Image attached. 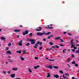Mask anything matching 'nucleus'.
Returning a JSON list of instances; mask_svg holds the SVG:
<instances>
[{"label": "nucleus", "instance_id": "obj_56", "mask_svg": "<svg viewBox=\"0 0 79 79\" xmlns=\"http://www.w3.org/2000/svg\"><path fill=\"white\" fill-rule=\"evenodd\" d=\"M6 50H8V48L6 47Z\"/></svg>", "mask_w": 79, "mask_h": 79}, {"label": "nucleus", "instance_id": "obj_52", "mask_svg": "<svg viewBox=\"0 0 79 79\" xmlns=\"http://www.w3.org/2000/svg\"><path fill=\"white\" fill-rule=\"evenodd\" d=\"M49 36H50V38H51V37H53L54 36H53V35H51Z\"/></svg>", "mask_w": 79, "mask_h": 79}, {"label": "nucleus", "instance_id": "obj_38", "mask_svg": "<svg viewBox=\"0 0 79 79\" xmlns=\"http://www.w3.org/2000/svg\"><path fill=\"white\" fill-rule=\"evenodd\" d=\"M56 47L57 48H60V47L57 46V45H56Z\"/></svg>", "mask_w": 79, "mask_h": 79}, {"label": "nucleus", "instance_id": "obj_21", "mask_svg": "<svg viewBox=\"0 0 79 79\" xmlns=\"http://www.w3.org/2000/svg\"><path fill=\"white\" fill-rule=\"evenodd\" d=\"M59 39H60V37H57L55 38V40H58Z\"/></svg>", "mask_w": 79, "mask_h": 79}, {"label": "nucleus", "instance_id": "obj_62", "mask_svg": "<svg viewBox=\"0 0 79 79\" xmlns=\"http://www.w3.org/2000/svg\"><path fill=\"white\" fill-rule=\"evenodd\" d=\"M64 34H66V32H64Z\"/></svg>", "mask_w": 79, "mask_h": 79}, {"label": "nucleus", "instance_id": "obj_31", "mask_svg": "<svg viewBox=\"0 0 79 79\" xmlns=\"http://www.w3.org/2000/svg\"><path fill=\"white\" fill-rule=\"evenodd\" d=\"M30 41L31 42H34V41H35V40H33V39H31L30 40Z\"/></svg>", "mask_w": 79, "mask_h": 79}, {"label": "nucleus", "instance_id": "obj_36", "mask_svg": "<svg viewBox=\"0 0 79 79\" xmlns=\"http://www.w3.org/2000/svg\"><path fill=\"white\" fill-rule=\"evenodd\" d=\"M27 41H31V40L29 38H28L26 40Z\"/></svg>", "mask_w": 79, "mask_h": 79}, {"label": "nucleus", "instance_id": "obj_30", "mask_svg": "<svg viewBox=\"0 0 79 79\" xmlns=\"http://www.w3.org/2000/svg\"><path fill=\"white\" fill-rule=\"evenodd\" d=\"M74 65L75 66H76L77 67H78L79 66L78 64H77L76 63Z\"/></svg>", "mask_w": 79, "mask_h": 79}, {"label": "nucleus", "instance_id": "obj_15", "mask_svg": "<svg viewBox=\"0 0 79 79\" xmlns=\"http://www.w3.org/2000/svg\"><path fill=\"white\" fill-rule=\"evenodd\" d=\"M12 70L14 71H17L18 70V68H12Z\"/></svg>", "mask_w": 79, "mask_h": 79}, {"label": "nucleus", "instance_id": "obj_60", "mask_svg": "<svg viewBox=\"0 0 79 79\" xmlns=\"http://www.w3.org/2000/svg\"><path fill=\"white\" fill-rule=\"evenodd\" d=\"M72 79H74L75 78L74 77H72Z\"/></svg>", "mask_w": 79, "mask_h": 79}, {"label": "nucleus", "instance_id": "obj_37", "mask_svg": "<svg viewBox=\"0 0 79 79\" xmlns=\"http://www.w3.org/2000/svg\"><path fill=\"white\" fill-rule=\"evenodd\" d=\"M1 39H2V40H5V38L3 37H2L1 38Z\"/></svg>", "mask_w": 79, "mask_h": 79}, {"label": "nucleus", "instance_id": "obj_17", "mask_svg": "<svg viewBox=\"0 0 79 79\" xmlns=\"http://www.w3.org/2000/svg\"><path fill=\"white\" fill-rule=\"evenodd\" d=\"M50 77V74L49 73H48V75L47 76V77Z\"/></svg>", "mask_w": 79, "mask_h": 79}, {"label": "nucleus", "instance_id": "obj_9", "mask_svg": "<svg viewBox=\"0 0 79 79\" xmlns=\"http://www.w3.org/2000/svg\"><path fill=\"white\" fill-rule=\"evenodd\" d=\"M40 42V41H38L37 42V43L35 44V46H36V47H38L39 46V45H38V44H39Z\"/></svg>", "mask_w": 79, "mask_h": 79}, {"label": "nucleus", "instance_id": "obj_49", "mask_svg": "<svg viewBox=\"0 0 79 79\" xmlns=\"http://www.w3.org/2000/svg\"><path fill=\"white\" fill-rule=\"evenodd\" d=\"M8 74H10V73H11V71H9L7 72Z\"/></svg>", "mask_w": 79, "mask_h": 79}, {"label": "nucleus", "instance_id": "obj_55", "mask_svg": "<svg viewBox=\"0 0 79 79\" xmlns=\"http://www.w3.org/2000/svg\"><path fill=\"white\" fill-rule=\"evenodd\" d=\"M72 56L73 57V58H74V54H72Z\"/></svg>", "mask_w": 79, "mask_h": 79}, {"label": "nucleus", "instance_id": "obj_6", "mask_svg": "<svg viewBox=\"0 0 79 79\" xmlns=\"http://www.w3.org/2000/svg\"><path fill=\"white\" fill-rule=\"evenodd\" d=\"M22 42H23V41L22 40L20 41L19 43V45H20V46H21V45H23V44H22Z\"/></svg>", "mask_w": 79, "mask_h": 79}, {"label": "nucleus", "instance_id": "obj_4", "mask_svg": "<svg viewBox=\"0 0 79 79\" xmlns=\"http://www.w3.org/2000/svg\"><path fill=\"white\" fill-rule=\"evenodd\" d=\"M46 68H50L51 69H53V66L52 65H49L48 66H46Z\"/></svg>", "mask_w": 79, "mask_h": 79}, {"label": "nucleus", "instance_id": "obj_2", "mask_svg": "<svg viewBox=\"0 0 79 79\" xmlns=\"http://www.w3.org/2000/svg\"><path fill=\"white\" fill-rule=\"evenodd\" d=\"M29 33V31L27 30H26L25 31V32L23 33V35H25L26 34H27Z\"/></svg>", "mask_w": 79, "mask_h": 79}, {"label": "nucleus", "instance_id": "obj_8", "mask_svg": "<svg viewBox=\"0 0 79 79\" xmlns=\"http://www.w3.org/2000/svg\"><path fill=\"white\" fill-rule=\"evenodd\" d=\"M10 76H11V77H12V78H13L15 77V74H12L10 75Z\"/></svg>", "mask_w": 79, "mask_h": 79}, {"label": "nucleus", "instance_id": "obj_10", "mask_svg": "<svg viewBox=\"0 0 79 79\" xmlns=\"http://www.w3.org/2000/svg\"><path fill=\"white\" fill-rule=\"evenodd\" d=\"M26 51L25 50H23V51L22 53H23V55H25V54H26Z\"/></svg>", "mask_w": 79, "mask_h": 79}, {"label": "nucleus", "instance_id": "obj_26", "mask_svg": "<svg viewBox=\"0 0 79 79\" xmlns=\"http://www.w3.org/2000/svg\"><path fill=\"white\" fill-rule=\"evenodd\" d=\"M28 71H29L30 73H32V70H31V69H28Z\"/></svg>", "mask_w": 79, "mask_h": 79}, {"label": "nucleus", "instance_id": "obj_3", "mask_svg": "<svg viewBox=\"0 0 79 79\" xmlns=\"http://www.w3.org/2000/svg\"><path fill=\"white\" fill-rule=\"evenodd\" d=\"M37 28L39 29H36L35 31H40L41 30H42V28L40 27H37Z\"/></svg>", "mask_w": 79, "mask_h": 79}, {"label": "nucleus", "instance_id": "obj_12", "mask_svg": "<svg viewBox=\"0 0 79 79\" xmlns=\"http://www.w3.org/2000/svg\"><path fill=\"white\" fill-rule=\"evenodd\" d=\"M45 28H46V29H53V27H45Z\"/></svg>", "mask_w": 79, "mask_h": 79}, {"label": "nucleus", "instance_id": "obj_32", "mask_svg": "<svg viewBox=\"0 0 79 79\" xmlns=\"http://www.w3.org/2000/svg\"><path fill=\"white\" fill-rule=\"evenodd\" d=\"M63 78H64V79H66V78L67 77L66 76H65V77H64V74H63Z\"/></svg>", "mask_w": 79, "mask_h": 79}, {"label": "nucleus", "instance_id": "obj_24", "mask_svg": "<svg viewBox=\"0 0 79 79\" xmlns=\"http://www.w3.org/2000/svg\"><path fill=\"white\" fill-rule=\"evenodd\" d=\"M59 73H61V74H63V71H62V70H60Z\"/></svg>", "mask_w": 79, "mask_h": 79}, {"label": "nucleus", "instance_id": "obj_20", "mask_svg": "<svg viewBox=\"0 0 79 79\" xmlns=\"http://www.w3.org/2000/svg\"><path fill=\"white\" fill-rule=\"evenodd\" d=\"M75 47V45H74V44H72L71 45V48H73V47Z\"/></svg>", "mask_w": 79, "mask_h": 79}, {"label": "nucleus", "instance_id": "obj_14", "mask_svg": "<svg viewBox=\"0 0 79 79\" xmlns=\"http://www.w3.org/2000/svg\"><path fill=\"white\" fill-rule=\"evenodd\" d=\"M40 66L39 65H37V66H35V67H34V68L35 69H37V68H39Z\"/></svg>", "mask_w": 79, "mask_h": 79}, {"label": "nucleus", "instance_id": "obj_53", "mask_svg": "<svg viewBox=\"0 0 79 79\" xmlns=\"http://www.w3.org/2000/svg\"><path fill=\"white\" fill-rule=\"evenodd\" d=\"M52 48H55V46H53L52 47Z\"/></svg>", "mask_w": 79, "mask_h": 79}, {"label": "nucleus", "instance_id": "obj_39", "mask_svg": "<svg viewBox=\"0 0 79 79\" xmlns=\"http://www.w3.org/2000/svg\"><path fill=\"white\" fill-rule=\"evenodd\" d=\"M48 50H53V49H51V48H47Z\"/></svg>", "mask_w": 79, "mask_h": 79}, {"label": "nucleus", "instance_id": "obj_46", "mask_svg": "<svg viewBox=\"0 0 79 79\" xmlns=\"http://www.w3.org/2000/svg\"><path fill=\"white\" fill-rule=\"evenodd\" d=\"M60 46H61L62 47H64V45L62 44H60Z\"/></svg>", "mask_w": 79, "mask_h": 79}, {"label": "nucleus", "instance_id": "obj_58", "mask_svg": "<svg viewBox=\"0 0 79 79\" xmlns=\"http://www.w3.org/2000/svg\"><path fill=\"white\" fill-rule=\"evenodd\" d=\"M48 39H50V36H48Z\"/></svg>", "mask_w": 79, "mask_h": 79}, {"label": "nucleus", "instance_id": "obj_63", "mask_svg": "<svg viewBox=\"0 0 79 79\" xmlns=\"http://www.w3.org/2000/svg\"><path fill=\"white\" fill-rule=\"evenodd\" d=\"M63 52L64 53H65V52L64 51V50H63Z\"/></svg>", "mask_w": 79, "mask_h": 79}, {"label": "nucleus", "instance_id": "obj_43", "mask_svg": "<svg viewBox=\"0 0 79 79\" xmlns=\"http://www.w3.org/2000/svg\"><path fill=\"white\" fill-rule=\"evenodd\" d=\"M49 61H55V60L49 59Z\"/></svg>", "mask_w": 79, "mask_h": 79}, {"label": "nucleus", "instance_id": "obj_64", "mask_svg": "<svg viewBox=\"0 0 79 79\" xmlns=\"http://www.w3.org/2000/svg\"><path fill=\"white\" fill-rule=\"evenodd\" d=\"M76 46H79V44H77L76 45Z\"/></svg>", "mask_w": 79, "mask_h": 79}, {"label": "nucleus", "instance_id": "obj_35", "mask_svg": "<svg viewBox=\"0 0 79 79\" xmlns=\"http://www.w3.org/2000/svg\"><path fill=\"white\" fill-rule=\"evenodd\" d=\"M29 36L30 37H32V33H30V34H29Z\"/></svg>", "mask_w": 79, "mask_h": 79}, {"label": "nucleus", "instance_id": "obj_19", "mask_svg": "<svg viewBox=\"0 0 79 79\" xmlns=\"http://www.w3.org/2000/svg\"><path fill=\"white\" fill-rule=\"evenodd\" d=\"M8 60L9 62H10L11 63H12L13 62V61L12 60H11L10 59H9Z\"/></svg>", "mask_w": 79, "mask_h": 79}, {"label": "nucleus", "instance_id": "obj_59", "mask_svg": "<svg viewBox=\"0 0 79 79\" xmlns=\"http://www.w3.org/2000/svg\"><path fill=\"white\" fill-rule=\"evenodd\" d=\"M3 73H4V74H6V72H5V71H4L3 72Z\"/></svg>", "mask_w": 79, "mask_h": 79}, {"label": "nucleus", "instance_id": "obj_23", "mask_svg": "<svg viewBox=\"0 0 79 79\" xmlns=\"http://www.w3.org/2000/svg\"><path fill=\"white\" fill-rule=\"evenodd\" d=\"M53 67L54 68H55V69H58V67L56 66H53Z\"/></svg>", "mask_w": 79, "mask_h": 79}, {"label": "nucleus", "instance_id": "obj_47", "mask_svg": "<svg viewBox=\"0 0 79 79\" xmlns=\"http://www.w3.org/2000/svg\"><path fill=\"white\" fill-rule=\"evenodd\" d=\"M11 43H10L9 44L8 46H11Z\"/></svg>", "mask_w": 79, "mask_h": 79}, {"label": "nucleus", "instance_id": "obj_28", "mask_svg": "<svg viewBox=\"0 0 79 79\" xmlns=\"http://www.w3.org/2000/svg\"><path fill=\"white\" fill-rule=\"evenodd\" d=\"M21 60H22L23 61V60H25V59H24V58H23V57H21Z\"/></svg>", "mask_w": 79, "mask_h": 79}, {"label": "nucleus", "instance_id": "obj_57", "mask_svg": "<svg viewBox=\"0 0 79 79\" xmlns=\"http://www.w3.org/2000/svg\"><path fill=\"white\" fill-rule=\"evenodd\" d=\"M73 48L74 49H77V48L76 47H74Z\"/></svg>", "mask_w": 79, "mask_h": 79}, {"label": "nucleus", "instance_id": "obj_25", "mask_svg": "<svg viewBox=\"0 0 79 79\" xmlns=\"http://www.w3.org/2000/svg\"><path fill=\"white\" fill-rule=\"evenodd\" d=\"M50 34V32H48L47 33H44V34H45V35H49Z\"/></svg>", "mask_w": 79, "mask_h": 79}, {"label": "nucleus", "instance_id": "obj_54", "mask_svg": "<svg viewBox=\"0 0 79 79\" xmlns=\"http://www.w3.org/2000/svg\"><path fill=\"white\" fill-rule=\"evenodd\" d=\"M68 35H72L71 34H70L69 33H68Z\"/></svg>", "mask_w": 79, "mask_h": 79}, {"label": "nucleus", "instance_id": "obj_1", "mask_svg": "<svg viewBox=\"0 0 79 79\" xmlns=\"http://www.w3.org/2000/svg\"><path fill=\"white\" fill-rule=\"evenodd\" d=\"M43 32H44V33H41L40 32H37L36 33V35H38V36H42L45 34V31H43Z\"/></svg>", "mask_w": 79, "mask_h": 79}, {"label": "nucleus", "instance_id": "obj_61", "mask_svg": "<svg viewBox=\"0 0 79 79\" xmlns=\"http://www.w3.org/2000/svg\"><path fill=\"white\" fill-rule=\"evenodd\" d=\"M34 48H37V46H34Z\"/></svg>", "mask_w": 79, "mask_h": 79}, {"label": "nucleus", "instance_id": "obj_11", "mask_svg": "<svg viewBox=\"0 0 79 79\" xmlns=\"http://www.w3.org/2000/svg\"><path fill=\"white\" fill-rule=\"evenodd\" d=\"M6 54H7V53H8V54H10L11 53V51H6Z\"/></svg>", "mask_w": 79, "mask_h": 79}, {"label": "nucleus", "instance_id": "obj_48", "mask_svg": "<svg viewBox=\"0 0 79 79\" xmlns=\"http://www.w3.org/2000/svg\"><path fill=\"white\" fill-rule=\"evenodd\" d=\"M43 41H46V39H43Z\"/></svg>", "mask_w": 79, "mask_h": 79}, {"label": "nucleus", "instance_id": "obj_27", "mask_svg": "<svg viewBox=\"0 0 79 79\" xmlns=\"http://www.w3.org/2000/svg\"><path fill=\"white\" fill-rule=\"evenodd\" d=\"M65 76H69V75L68 73H65Z\"/></svg>", "mask_w": 79, "mask_h": 79}, {"label": "nucleus", "instance_id": "obj_16", "mask_svg": "<svg viewBox=\"0 0 79 79\" xmlns=\"http://www.w3.org/2000/svg\"><path fill=\"white\" fill-rule=\"evenodd\" d=\"M74 40L73 39H72L71 41H70V44H73V41Z\"/></svg>", "mask_w": 79, "mask_h": 79}, {"label": "nucleus", "instance_id": "obj_45", "mask_svg": "<svg viewBox=\"0 0 79 79\" xmlns=\"http://www.w3.org/2000/svg\"><path fill=\"white\" fill-rule=\"evenodd\" d=\"M35 60H37V59H39V58H38L37 57H36L35 58Z\"/></svg>", "mask_w": 79, "mask_h": 79}, {"label": "nucleus", "instance_id": "obj_41", "mask_svg": "<svg viewBox=\"0 0 79 79\" xmlns=\"http://www.w3.org/2000/svg\"><path fill=\"white\" fill-rule=\"evenodd\" d=\"M67 66H68V67L69 68H71V66H70V65H69V64H67Z\"/></svg>", "mask_w": 79, "mask_h": 79}, {"label": "nucleus", "instance_id": "obj_40", "mask_svg": "<svg viewBox=\"0 0 79 79\" xmlns=\"http://www.w3.org/2000/svg\"><path fill=\"white\" fill-rule=\"evenodd\" d=\"M61 42H64V40H63L62 39H60Z\"/></svg>", "mask_w": 79, "mask_h": 79}, {"label": "nucleus", "instance_id": "obj_5", "mask_svg": "<svg viewBox=\"0 0 79 79\" xmlns=\"http://www.w3.org/2000/svg\"><path fill=\"white\" fill-rule=\"evenodd\" d=\"M54 77H55L56 78H59V75L57 74H55L54 75Z\"/></svg>", "mask_w": 79, "mask_h": 79}, {"label": "nucleus", "instance_id": "obj_42", "mask_svg": "<svg viewBox=\"0 0 79 79\" xmlns=\"http://www.w3.org/2000/svg\"><path fill=\"white\" fill-rule=\"evenodd\" d=\"M71 50L73 51V52H75V49H71Z\"/></svg>", "mask_w": 79, "mask_h": 79}, {"label": "nucleus", "instance_id": "obj_34", "mask_svg": "<svg viewBox=\"0 0 79 79\" xmlns=\"http://www.w3.org/2000/svg\"><path fill=\"white\" fill-rule=\"evenodd\" d=\"M39 44L40 45H42V42H40V43H39Z\"/></svg>", "mask_w": 79, "mask_h": 79}, {"label": "nucleus", "instance_id": "obj_7", "mask_svg": "<svg viewBox=\"0 0 79 79\" xmlns=\"http://www.w3.org/2000/svg\"><path fill=\"white\" fill-rule=\"evenodd\" d=\"M14 31L15 32H20V30L15 29L14 30Z\"/></svg>", "mask_w": 79, "mask_h": 79}, {"label": "nucleus", "instance_id": "obj_18", "mask_svg": "<svg viewBox=\"0 0 79 79\" xmlns=\"http://www.w3.org/2000/svg\"><path fill=\"white\" fill-rule=\"evenodd\" d=\"M25 45L26 46H27L28 47H29V45H30V43H29L27 44H26Z\"/></svg>", "mask_w": 79, "mask_h": 79}, {"label": "nucleus", "instance_id": "obj_51", "mask_svg": "<svg viewBox=\"0 0 79 79\" xmlns=\"http://www.w3.org/2000/svg\"><path fill=\"white\" fill-rule=\"evenodd\" d=\"M19 27H23V25H20Z\"/></svg>", "mask_w": 79, "mask_h": 79}, {"label": "nucleus", "instance_id": "obj_33", "mask_svg": "<svg viewBox=\"0 0 79 79\" xmlns=\"http://www.w3.org/2000/svg\"><path fill=\"white\" fill-rule=\"evenodd\" d=\"M76 64V62H75V61H73L72 62V64Z\"/></svg>", "mask_w": 79, "mask_h": 79}, {"label": "nucleus", "instance_id": "obj_50", "mask_svg": "<svg viewBox=\"0 0 79 79\" xmlns=\"http://www.w3.org/2000/svg\"><path fill=\"white\" fill-rule=\"evenodd\" d=\"M76 53H79V50H77L76 51Z\"/></svg>", "mask_w": 79, "mask_h": 79}, {"label": "nucleus", "instance_id": "obj_13", "mask_svg": "<svg viewBox=\"0 0 79 79\" xmlns=\"http://www.w3.org/2000/svg\"><path fill=\"white\" fill-rule=\"evenodd\" d=\"M16 52H17V53H18L19 54H21V53H22V51H21V50L17 51Z\"/></svg>", "mask_w": 79, "mask_h": 79}, {"label": "nucleus", "instance_id": "obj_44", "mask_svg": "<svg viewBox=\"0 0 79 79\" xmlns=\"http://www.w3.org/2000/svg\"><path fill=\"white\" fill-rule=\"evenodd\" d=\"M42 48H43V47H40L39 48L40 50H42Z\"/></svg>", "mask_w": 79, "mask_h": 79}, {"label": "nucleus", "instance_id": "obj_29", "mask_svg": "<svg viewBox=\"0 0 79 79\" xmlns=\"http://www.w3.org/2000/svg\"><path fill=\"white\" fill-rule=\"evenodd\" d=\"M49 44L51 45H53V44L52 42H49Z\"/></svg>", "mask_w": 79, "mask_h": 79}, {"label": "nucleus", "instance_id": "obj_22", "mask_svg": "<svg viewBox=\"0 0 79 79\" xmlns=\"http://www.w3.org/2000/svg\"><path fill=\"white\" fill-rule=\"evenodd\" d=\"M31 44H35V42L31 41Z\"/></svg>", "mask_w": 79, "mask_h": 79}]
</instances>
